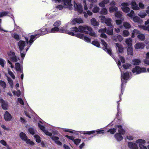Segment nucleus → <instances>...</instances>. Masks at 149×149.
Here are the masks:
<instances>
[{"label":"nucleus","instance_id":"680f3d73","mask_svg":"<svg viewBox=\"0 0 149 149\" xmlns=\"http://www.w3.org/2000/svg\"><path fill=\"white\" fill-rule=\"evenodd\" d=\"M88 31V34L91 36L93 37H95L96 36V34L93 31V29H92V31Z\"/></svg>","mask_w":149,"mask_h":149},{"label":"nucleus","instance_id":"bb28decb","mask_svg":"<svg viewBox=\"0 0 149 149\" xmlns=\"http://www.w3.org/2000/svg\"><path fill=\"white\" fill-rule=\"evenodd\" d=\"M116 47L118 48V52L122 53L123 52V48L122 46L118 43H116Z\"/></svg>","mask_w":149,"mask_h":149},{"label":"nucleus","instance_id":"ea45409f","mask_svg":"<svg viewBox=\"0 0 149 149\" xmlns=\"http://www.w3.org/2000/svg\"><path fill=\"white\" fill-rule=\"evenodd\" d=\"M100 10V8L97 6H95L92 9V11L93 12L95 13H98Z\"/></svg>","mask_w":149,"mask_h":149},{"label":"nucleus","instance_id":"0e129e2a","mask_svg":"<svg viewBox=\"0 0 149 149\" xmlns=\"http://www.w3.org/2000/svg\"><path fill=\"white\" fill-rule=\"evenodd\" d=\"M139 28H141L143 29L146 30L148 31H149V24L146 27L144 26H139Z\"/></svg>","mask_w":149,"mask_h":149},{"label":"nucleus","instance_id":"bf43d9fd","mask_svg":"<svg viewBox=\"0 0 149 149\" xmlns=\"http://www.w3.org/2000/svg\"><path fill=\"white\" fill-rule=\"evenodd\" d=\"M61 24V22L60 21H56L54 24V26L56 27H58L60 26Z\"/></svg>","mask_w":149,"mask_h":149},{"label":"nucleus","instance_id":"72a5a7b5","mask_svg":"<svg viewBox=\"0 0 149 149\" xmlns=\"http://www.w3.org/2000/svg\"><path fill=\"white\" fill-rule=\"evenodd\" d=\"M109 27L108 28L107 31V33L109 35H111L113 34V26Z\"/></svg>","mask_w":149,"mask_h":149},{"label":"nucleus","instance_id":"4c0bfd02","mask_svg":"<svg viewBox=\"0 0 149 149\" xmlns=\"http://www.w3.org/2000/svg\"><path fill=\"white\" fill-rule=\"evenodd\" d=\"M111 19L109 18H107L105 23L108 26H113L111 23Z\"/></svg>","mask_w":149,"mask_h":149},{"label":"nucleus","instance_id":"c756f323","mask_svg":"<svg viewBox=\"0 0 149 149\" xmlns=\"http://www.w3.org/2000/svg\"><path fill=\"white\" fill-rule=\"evenodd\" d=\"M132 39L130 38H127L125 39V42L128 46H132Z\"/></svg>","mask_w":149,"mask_h":149},{"label":"nucleus","instance_id":"f704fd0d","mask_svg":"<svg viewBox=\"0 0 149 149\" xmlns=\"http://www.w3.org/2000/svg\"><path fill=\"white\" fill-rule=\"evenodd\" d=\"M127 52L128 55H133V53L132 47L131 46L127 48Z\"/></svg>","mask_w":149,"mask_h":149},{"label":"nucleus","instance_id":"052dcab7","mask_svg":"<svg viewBox=\"0 0 149 149\" xmlns=\"http://www.w3.org/2000/svg\"><path fill=\"white\" fill-rule=\"evenodd\" d=\"M92 44L93 45L97 47H99L100 46V44L96 40H95L93 41L92 42Z\"/></svg>","mask_w":149,"mask_h":149},{"label":"nucleus","instance_id":"09e8293b","mask_svg":"<svg viewBox=\"0 0 149 149\" xmlns=\"http://www.w3.org/2000/svg\"><path fill=\"white\" fill-rule=\"evenodd\" d=\"M12 92L14 95H16L17 97L21 95V91L19 90L17 91H13Z\"/></svg>","mask_w":149,"mask_h":149},{"label":"nucleus","instance_id":"dca6fc26","mask_svg":"<svg viewBox=\"0 0 149 149\" xmlns=\"http://www.w3.org/2000/svg\"><path fill=\"white\" fill-rule=\"evenodd\" d=\"M38 125L40 129L42 131H43L44 132L46 135L49 136H52V133L48 132L47 130H45V127L44 126L41 125L39 123H38Z\"/></svg>","mask_w":149,"mask_h":149},{"label":"nucleus","instance_id":"58836bf2","mask_svg":"<svg viewBox=\"0 0 149 149\" xmlns=\"http://www.w3.org/2000/svg\"><path fill=\"white\" fill-rule=\"evenodd\" d=\"M140 33V31L137 30L136 29H134L132 33V38H134L135 35H138Z\"/></svg>","mask_w":149,"mask_h":149},{"label":"nucleus","instance_id":"0eeeda50","mask_svg":"<svg viewBox=\"0 0 149 149\" xmlns=\"http://www.w3.org/2000/svg\"><path fill=\"white\" fill-rule=\"evenodd\" d=\"M75 36L80 39L83 40L87 42L90 43L91 42V39L84 34L78 33L75 34Z\"/></svg>","mask_w":149,"mask_h":149},{"label":"nucleus","instance_id":"423d86ee","mask_svg":"<svg viewBox=\"0 0 149 149\" xmlns=\"http://www.w3.org/2000/svg\"><path fill=\"white\" fill-rule=\"evenodd\" d=\"M18 45L20 50L21 56L22 58H24L25 56V54L21 52L24 49V47L25 45V42L24 41L20 40L18 42Z\"/></svg>","mask_w":149,"mask_h":149},{"label":"nucleus","instance_id":"9b49d317","mask_svg":"<svg viewBox=\"0 0 149 149\" xmlns=\"http://www.w3.org/2000/svg\"><path fill=\"white\" fill-rule=\"evenodd\" d=\"M63 2L64 8H67L69 10L72 8V5L71 4V0H62Z\"/></svg>","mask_w":149,"mask_h":149},{"label":"nucleus","instance_id":"6e6552de","mask_svg":"<svg viewBox=\"0 0 149 149\" xmlns=\"http://www.w3.org/2000/svg\"><path fill=\"white\" fill-rule=\"evenodd\" d=\"M36 35L33 36L32 35L31 36V38L29 40V39L26 37H25V39L26 41L27 44L28 45V47L26 49V52L29 49L31 45H32V43L34 42V40H36L35 38V37L36 36Z\"/></svg>","mask_w":149,"mask_h":149},{"label":"nucleus","instance_id":"cd10ccee","mask_svg":"<svg viewBox=\"0 0 149 149\" xmlns=\"http://www.w3.org/2000/svg\"><path fill=\"white\" fill-rule=\"evenodd\" d=\"M132 19L133 21L135 22L140 24H141L142 23V21L140 18L137 16L134 17Z\"/></svg>","mask_w":149,"mask_h":149},{"label":"nucleus","instance_id":"39448f33","mask_svg":"<svg viewBox=\"0 0 149 149\" xmlns=\"http://www.w3.org/2000/svg\"><path fill=\"white\" fill-rule=\"evenodd\" d=\"M132 72L133 73H136V74H138L142 72H146L147 71L145 68H141L139 66H137L132 69Z\"/></svg>","mask_w":149,"mask_h":149},{"label":"nucleus","instance_id":"b1692460","mask_svg":"<svg viewBox=\"0 0 149 149\" xmlns=\"http://www.w3.org/2000/svg\"><path fill=\"white\" fill-rule=\"evenodd\" d=\"M91 24L94 26H98L99 24L98 22L95 18H92L91 19Z\"/></svg>","mask_w":149,"mask_h":149},{"label":"nucleus","instance_id":"e433bc0d","mask_svg":"<svg viewBox=\"0 0 149 149\" xmlns=\"http://www.w3.org/2000/svg\"><path fill=\"white\" fill-rule=\"evenodd\" d=\"M59 28L58 27H55L51 29L50 31H49V33H55L56 32H59Z\"/></svg>","mask_w":149,"mask_h":149},{"label":"nucleus","instance_id":"4468645a","mask_svg":"<svg viewBox=\"0 0 149 149\" xmlns=\"http://www.w3.org/2000/svg\"><path fill=\"white\" fill-rule=\"evenodd\" d=\"M74 9L79 13H81L83 11V8L81 5L77 4L75 1L74 2Z\"/></svg>","mask_w":149,"mask_h":149},{"label":"nucleus","instance_id":"a878e982","mask_svg":"<svg viewBox=\"0 0 149 149\" xmlns=\"http://www.w3.org/2000/svg\"><path fill=\"white\" fill-rule=\"evenodd\" d=\"M19 136L22 140L24 141L28 138L26 135L23 132H21L19 134Z\"/></svg>","mask_w":149,"mask_h":149},{"label":"nucleus","instance_id":"a18cd8bd","mask_svg":"<svg viewBox=\"0 0 149 149\" xmlns=\"http://www.w3.org/2000/svg\"><path fill=\"white\" fill-rule=\"evenodd\" d=\"M115 17L118 18H120L122 16V13L120 11H116L115 13Z\"/></svg>","mask_w":149,"mask_h":149},{"label":"nucleus","instance_id":"2eb2a0df","mask_svg":"<svg viewBox=\"0 0 149 149\" xmlns=\"http://www.w3.org/2000/svg\"><path fill=\"white\" fill-rule=\"evenodd\" d=\"M71 23L73 25L75 24H82L84 23V21L81 18H76L72 20Z\"/></svg>","mask_w":149,"mask_h":149},{"label":"nucleus","instance_id":"8fccbe9b","mask_svg":"<svg viewBox=\"0 0 149 149\" xmlns=\"http://www.w3.org/2000/svg\"><path fill=\"white\" fill-rule=\"evenodd\" d=\"M93 13L89 10L87 11V13L86 12L84 13V16L86 17L87 18L88 17V15L89 16H91L92 15Z\"/></svg>","mask_w":149,"mask_h":149},{"label":"nucleus","instance_id":"c9c22d12","mask_svg":"<svg viewBox=\"0 0 149 149\" xmlns=\"http://www.w3.org/2000/svg\"><path fill=\"white\" fill-rule=\"evenodd\" d=\"M15 69L17 71H21L22 68L20 64L18 63H17L15 64Z\"/></svg>","mask_w":149,"mask_h":149},{"label":"nucleus","instance_id":"412c9836","mask_svg":"<svg viewBox=\"0 0 149 149\" xmlns=\"http://www.w3.org/2000/svg\"><path fill=\"white\" fill-rule=\"evenodd\" d=\"M51 138L59 146L62 145V143L58 140L59 139L58 137L53 136L51 137Z\"/></svg>","mask_w":149,"mask_h":149},{"label":"nucleus","instance_id":"13d9d810","mask_svg":"<svg viewBox=\"0 0 149 149\" xmlns=\"http://www.w3.org/2000/svg\"><path fill=\"white\" fill-rule=\"evenodd\" d=\"M6 61L4 59L0 58V64L3 67L4 66Z\"/></svg>","mask_w":149,"mask_h":149},{"label":"nucleus","instance_id":"3c124183","mask_svg":"<svg viewBox=\"0 0 149 149\" xmlns=\"http://www.w3.org/2000/svg\"><path fill=\"white\" fill-rule=\"evenodd\" d=\"M130 34L129 32L127 30H124L123 31V36L124 37H127Z\"/></svg>","mask_w":149,"mask_h":149},{"label":"nucleus","instance_id":"37998d69","mask_svg":"<svg viewBox=\"0 0 149 149\" xmlns=\"http://www.w3.org/2000/svg\"><path fill=\"white\" fill-rule=\"evenodd\" d=\"M138 38L141 40H143L145 38V36L144 34L141 33H140L138 35Z\"/></svg>","mask_w":149,"mask_h":149},{"label":"nucleus","instance_id":"4be33fe9","mask_svg":"<svg viewBox=\"0 0 149 149\" xmlns=\"http://www.w3.org/2000/svg\"><path fill=\"white\" fill-rule=\"evenodd\" d=\"M144 45L142 43H138L134 45V47L136 49H143L144 48Z\"/></svg>","mask_w":149,"mask_h":149},{"label":"nucleus","instance_id":"c85d7f7f","mask_svg":"<svg viewBox=\"0 0 149 149\" xmlns=\"http://www.w3.org/2000/svg\"><path fill=\"white\" fill-rule=\"evenodd\" d=\"M136 143L139 145V146L143 145L145 143V141L144 140L141 139H139L136 141Z\"/></svg>","mask_w":149,"mask_h":149},{"label":"nucleus","instance_id":"9d476101","mask_svg":"<svg viewBox=\"0 0 149 149\" xmlns=\"http://www.w3.org/2000/svg\"><path fill=\"white\" fill-rule=\"evenodd\" d=\"M8 54L9 56V58L11 60L14 62H16L18 61V60H19L18 58L15 56V53L11 51H10L8 52Z\"/></svg>","mask_w":149,"mask_h":149},{"label":"nucleus","instance_id":"338daca9","mask_svg":"<svg viewBox=\"0 0 149 149\" xmlns=\"http://www.w3.org/2000/svg\"><path fill=\"white\" fill-rule=\"evenodd\" d=\"M138 15L141 18H144L146 16L147 14L145 13H140L138 14Z\"/></svg>","mask_w":149,"mask_h":149},{"label":"nucleus","instance_id":"79ce46f5","mask_svg":"<svg viewBox=\"0 0 149 149\" xmlns=\"http://www.w3.org/2000/svg\"><path fill=\"white\" fill-rule=\"evenodd\" d=\"M117 125H116L115 126V128H113L110 129L109 130L107 131V132H110V133L111 134H113L116 131V128L117 127Z\"/></svg>","mask_w":149,"mask_h":149},{"label":"nucleus","instance_id":"e2e57ef3","mask_svg":"<svg viewBox=\"0 0 149 149\" xmlns=\"http://www.w3.org/2000/svg\"><path fill=\"white\" fill-rule=\"evenodd\" d=\"M29 132L32 135L34 134L35 133V130L32 128H30L28 129Z\"/></svg>","mask_w":149,"mask_h":149},{"label":"nucleus","instance_id":"49530a36","mask_svg":"<svg viewBox=\"0 0 149 149\" xmlns=\"http://www.w3.org/2000/svg\"><path fill=\"white\" fill-rule=\"evenodd\" d=\"M123 25L125 28L127 29H129L131 27L130 24L127 22H123Z\"/></svg>","mask_w":149,"mask_h":149},{"label":"nucleus","instance_id":"864d4df0","mask_svg":"<svg viewBox=\"0 0 149 149\" xmlns=\"http://www.w3.org/2000/svg\"><path fill=\"white\" fill-rule=\"evenodd\" d=\"M0 85L3 88H5L6 86L5 82L2 80H0Z\"/></svg>","mask_w":149,"mask_h":149},{"label":"nucleus","instance_id":"603ef678","mask_svg":"<svg viewBox=\"0 0 149 149\" xmlns=\"http://www.w3.org/2000/svg\"><path fill=\"white\" fill-rule=\"evenodd\" d=\"M55 7L58 10H62L63 8H64V6H63L61 4L56 6Z\"/></svg>","mask_w":149,"mask_h":149},{"label":"nucleus","instance_id":"1a4fd4ad","mask_svg":"<svg viewBox=\"0 0 149 149\" xmlns=\"http://www.w3.org/2000/svg\"><path fill=\"white\" fill-rule=\"evenodd\" d=\"M101 42L102 45L103 46L104 50L109 54L111 56L112 54L111 53V50L110 47L107 46V45L106 42H105L103 40H101Z\"/></svg>","mask_w":149,"mask_h":149},{"label":"nucleus","instance_id":"de8ad7c7","mask_svg":"<svg viewBox=\"0 0 149 149\" xmlns=\"http://www.w3.org/2000/svg\"><path fill=\"white\" fill-rule=\"evenodd\" d=\"M24 141L28 144L30 145L31 146L33 145L34 144V142L31 141L29 139H28V138Z\"/></svg>","mask_w":149,"mask_h":149},{"label":"nucleus","instance_id":"20e7f679","mask_svg":"<svg viewBox=\"0 0 149 149\" xmlns=\"http://www.w3.org/2000/svg\"><path fill=\"white\" fill-rule=\"evenodd\" d=\"M129 73L128 72H126L124 74H123V75L121 74V79L122 81V93L123 94V85L124 84H125L127 82L126 81L129 78Z\"/></svg>","mask_w":149,"mask_h":149},{"label":"nucleus","instance_id":"473e14b6","mask_svg":"<svg viewBox=\"0 0 149 149\" xmlns=\"http://www.w3.org/2000/svg\"><path fill=\"white\" fill-rule=\"evenodd\" d=\"M123 39V38L120 35H118L117 36L116 38L113 39V41H115V42H117V41L119 42H121Z\"/></svg>","mask_w":149,"mask_h":149},{"label":"nucleus","instance_id":"f257e3e1","mask_svg":"<svg viewBox=\"0 0 149 149\" xmlns=\"http://www.w3.org/2000/svg\"><path fill=\"white\" fill-rule=\"evenodd\" d=\"M117 126L118 128V133H116L114 136L116 140L119 141H121L123 139L121 134H124L125 133V131L122 129V126L121 125H119Z\"/></svg>","mask_w":149,"mask_h":149},{"label":"nucleus","instance_id":"ddd939ff","mask_svg":"<svg viewBox=\"0 0 149 149\" xmlns=\"http://www.w3.org/2000/svg\"><path fill=\"white\" fill-rule=\"evenodd\" d=\"M130 3H123L121 4V9L125 13H128L130 10V8L128 7Z\"/></svg>","mask_w":149,"mask_h":149},{"label":"nucleus","instance_id":"c03bdc74","mask_svg":"<svg viewBox=\"0 0 149 149\" xmlns=\"http://www.w3.org/2000/svg\"><path fill=\"white\" fill-rule=\"evenodd\" d=\"M7 80L11 87L13 88V81L9 77H7Z\"/></svg>","mask_w":149,"mask_h":149},{"label":"nucleus","instance_id":"f8f14e48","mask_svg":"<svg viewBox=\"0 0 149 149\" xmlns=\"http://www.w3.org/2000/svg\"><path fill=\"white\" fill-rule=\"evenodd\" d=\"M67 29L66 26H63V27L59 28V32L67 33L72 36H75V34L73 32H70Z\"/></svg>","mask_w":149,"mask_h":149},{"label":"nucleus","instance_id":"7c9ffc66","mask_svg":"<svg viewBox=\"0 0 149 149\" xmlns=\"http://www.w3.org/2000/svg\"><path fill=\"white\" fill-rule=\"evenodd\" d=\"M133 64L134 65H138L141 63V61L139 59H135L132 61Z\"/></svg>","mask_w":149,"mask_h":149},{"label":"nucleus","instance_id":"2f4dec72","mask_svg":"<svg viewBox=\"0 0 149 149\" xmlns=\"http://www.w3.org/2000/svg\"><path fill=\"white\" fill-rule=\"evenodd\" d=\"M108 13L107 9L105 8H102L100 12V14L101 15H106Z\"/></svg>","mask_w":149,"mask_h":149},{"label":"nucleus","instance_id":"69168bd1","mask_svg":"<svg viewBox=\"0 0 149 149\" xmlns=\"http://www.w3.org/2000/svg\"><path fill=\"white\" fill-rule=\"evenodd\" d=\"M81 139H74L73 140L74 143L77 145H78L81 141Z\"/></svg>","mask_w":149,"mask_h":149},{"label":"nucleus","instance_id":"6e6d98bb","mask_svg":"<svg viewBox=\"0 0 149 149\" xmlns=\"http://www.w3.org/2000/svg\"><path fill=\"white\" fill-rule=\"evenodd\" d=\"M34 138H35L36 141L38 143H40L41 141V140L40 139V137L37 135H35L34 136Z\"/></svg>","mask_w":149,"mask_h":149},{"label":"nucleus","instance_id":"5701e85b","mask_svg":"<svg viewBox=\"0 0 149 149\" xmlns=\"http://www.w3.org/2000/svg\"><path fill=\"white\" fill-rule=\"evenodd\" d=\"M131 6L132 8L134 10H138L139 9L137 4H136V2L134 1H133L132 2Z\"/></svg>","mask_w":149,"mask_h":149},{"label":"nucleus","instance_id":"4d7b16f0","mask_svg":"<svg viewBox=\"0 0 149 149\" xmlns=\"http://www.w3.org/2000/svg\"><path fill=\"white\" fill-rule=\"evenodd\" d=\"M71 32L75 31V32H79L78 27L77 28L76 27H74L70 29Z\"/></svg>","mask_w":149,"mask_h":149},{"label":"nucleus","instance_id":"5fc2aeb1","mask_svg":"<svg viewBox=\"0 0 149 149\" xmlns=\"http://www.w3.org/2000/svg\"><path fill=\"white\" fill-rule=\"evenodd\" d=\"M100 19L101 20V21L102 22H105L106 20L107 19V18H106L105 17V16L103 15H101L99 17Z\"/></svg>","mask_w":149,"mask_h":149},{"label":"nucleus","instance_id":"a211bd4d","mask_svg":"<svg viewBox=\"0 0 149 149\" xmlns=\"http://www.w3.org/2000/svg\"><path fill=\"white\" fill-rule=\"evenodd\" d=\"M4 118L6 121H9L11 120L12 116L7 111H6L4 114Z\"/></svg>","mask_w":149,"mask_h":149},{"label":"nucleus","instance_id":"a19ab883","mask_svg":"<svg viewBox=\"0 0 149 149\" xmlns=\"http://www.w3.org/2000/svg\"><path fill=\"white\" fill-rule=\"evenodd\" d=\"M118 10V8L116 7H110L109 8V10L110 13H113L115 11H116Z\"/></svg>","mask_w":149,"mask_h":149},{"label":"nucleus","instance_id":"f03ea898","mask_svg":"<svg viewBox=\"0 0 149 149\" xmlns=\"http://www.w3.org/2000/svg\"><path fill=\"white\" fill-rule=\"evenodd\" d=\"M92 28L90 26L86 25H80L78 26L79 32L86 34H88V31H91Z\"/></svg>","mask_w":149,"mask_h":149},{"label":"nucleus","instance_id":"7ed1b4c3","mask_svg":"<svg viewBox=\"0 0 149 149\" xmlns=\"http://www.w3.org/2000/svg\"><path fill=\"white\" fill-rule=\"evenodd\" d=\"M97 0H84V9L85 10H87L88 9L87 5L90 9H91L93 6V4L96 3Z\"/></svg>","mask_w":149,"mask_h":149},{"label":"nucleus","instance_id":"6ab92c4d","mask_svg":"<svg viewBox=\"0 0 149 149\" xmlns=\"http://www.w3.org/2000/svg\"><path fill=\"white\" fill-rule=\"evenodd\" d=\"M109 0H103L99 3L98 5L101 7L104 8L105 6V5L109 3Z\"/></svg>","mask_w":149,"mask_h":149},{"label":"nucleus","instance_id":"393cba45","mask_svg":"<svg viewBox=\"0 0 149 149\" xmlns=\"http://www.w3.org/2000/svg\"><path fill=\"white\" fill-rule=\"evenodd\" d=\"M1 106L3 109L4 110L7 109L8 107L7 102L4 100H2Z\"/></svg>","mask_w":149,"mask_h":149},{"label":"nucleus","instance_id":"774afa93","mask_svg":"<svg viewBox=\"0 0 149 149\" xmlns=\"http://www.w3.org/2000/svg\"><path fill=\"white\" fill-rule=\"evenodd\" d=\"M8 73L11 76V77L13 79L15 78V76L14 75L13 72L11 71L9 69H8Z\"/></svg>","mask_w":149,"mask_h":149},{"label":"nucleus","instance_id":"aec40b11","mask_svg":"<svg viewBox=\"0 0 149 149\" xmlns=\"http://www.w3.org/2000/svg\"><path fill=\"white\" fill-rule=\"evenodd\" d=\"M128 146L130 148L133 149H137L138 148V146L136 143L131 142L128 143Z\"/></svg>","mask_w":149,"mask_h":149},{"label":"nucleus","instance_id":"f3484780","mask_svg":"<svg viewBox=\"0 0 149 149\" xmlns=\"http://www.w3.org/2000/svg\"><path fill=\"white\" fill-rule=\"evenodd\" d=\"M49 31H47L46 28H43L41 30H39L38 31V34L40 35H44L49 33Z\"/></svg>","mask_w":149,"mask_h":149}]
</instances>
